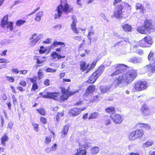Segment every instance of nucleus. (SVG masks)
<instances>
[{"label":"nucleus","mask_w":155,"mask_h":155,"mask_svg":"<svg viewBox=\"0 0 155 155\" xmlns=\"http://www.w3.org/2000/svg\"><path fill=\"white\" fill-rule=\"evenodd\" d=\"M126 66L124 64H118L116 71L110 76L114 78L113 84L116 87L127 85L131 83L137 77V73L134 70H126Z\"/></svg>","instance_id":"nucleus-1"},{"label":"nucleus","mask_w":155,"mask_h":155,"mask_svg":"<svg viewBox=\"0 0 155 155\" xmlns=\"http://www.w3.org/2000/svg\"><path fill=\"white\" fill-rule=\"evenodd\" d=\"M137 31L143 34H147L154 31L155 28L150 20H146L142 26H139L137 29Z\"/></svg>","instance_id":"nucleus-2"},{"label":"nucleus","mask_w":155,"mask_h":155,"mask_svg":"<svg viewBox=\"0 0 155 155\" xmlns=\"http://www.w3.org/2000/svg\"><path fill=\"white\" fill-rule=\"evenodd\" d=\"M73 10L72 8L68 4H65L64 5L61 4L57 7L55 10L56 12L54 15V19H56L58 18H60L63 12L66 13H70Z\"/></svg>","instance_id":"nucleus-3"},{"label":"nucleus","mask_w":155,"mask_h":155,"mask_svg":"<svg viewBox=\"0 0 155 155\" xmlns=\"http://www.w3.org/2000/svg\"><path fill=\"white\" fill-rule=\"evenodd\" d=\"M91 143L90 140H87L83 142L80 141L79 143L80 147L77 149V152L74 155H85L87 153L85 149L90 146Z\"/></svg>","instance_id":"nucleus-4"},{"label":"nucleus","mask_w":155,"mask_h":155,"mask_svg":"<svg viewBox=\"0 0 155 155\" xmlns=\"http://www.w3.org/2000/svg\"><path fill=\"white\" fill-rule=\"evenodd\" d=\"M153 54L151 52L148 55V58L149 61H152L149 65H147L143 69L146 72H150L153 73H155V58H153Z\"/></svg>","instance_id":"nucleus-5"},{"label":"nucleus","mask_w":155,"mask_h":155,"mask_svg":"<svg viewBox=\"0 0 155 155\" xmlns=\"http://www.w3.org/2000/svg\"><path fill=\"white\" fill-rule=\"evenodd\" d=\"M148 85L146 81H138L134 84V88L132 91L134 92L139 91L147 88Z\"/></svg>","instance_id":"nucleus-6"},{"label":"nucleus","mask_w":155,"mask_h":155,"mask_svg":"<svg viewBox=\"0 0 155 155\" xmlns=\"http://www.w3.org/2000/svg\"><path fill=\"white\" fill-rule=\"evenodd\" d=\"M8 15H6L2 18L1 23V27L3 28H9L11 31L13 30V22L8 21Z\"/></svg>","instance_id":"nucleus-7"},{"label":"nucleus","mask_w":155,"mask_h":155,"mask_svg":"<svg viewBox=\"0 0 155 155\" xmlns=\"http://www.w3.org/2000/svg\"><path fill=\"white\" fill-rule=\"evenodd\" d=\"M144 134L143 131L141 130H137L131 132L129 136V139L134 140L136 139L142 137Z\"/></svg>","instance_id":"nucleus-8"},{"label":"nucleus","mask_w":155,"mask_h":155,"mask_svg":"<svg viewBox=\"0 0 155 155\" xmlns=\"http://www.w3.org/2000/svg\"><path fill=\"white\" fill-rule=\"evenodd\" d=\"M152 38L149 36L145 37L144 39L140 40L139 42V45L141 47H149L152 44Z\"/></svg>","instance_id":"nucleus-9"},{"label":"nucleus","mask_w":155,"mask_h":155,"mask_svg":"<svg viewBox=\"0 0 155 155\" xmlns=\"http://www.w3.org/2000/svg\"><path fill=\"white\" fill-rule=\"evenodd\" d=\"M87 107H86L83 108H72L69 111V114L71 117H75L80 114L81 113V111L84 110Z\"/></svg>","instance_id":"nucleus-10"},{"label":"nucleus","mask_w":155,"mask_h":155,"mask_svg":"<svg viewBox=\"0 0 155 155\" xmlns=\"http://www.w3.org/2000/svg\"><path fill=\"white\" fill-rule=\"evenodd\" d=\"M116 10L114 11V14L115 17L118 18L123 17V6L122 5H118L116 7Z\"/></svg>","instance_id":"nucleus-11"},{"label":"nucleus","mask_w":155,"mask_h":155,"mask_svg":"<svg viewBox=\"0 0 155 155\" xmlns=\"http://www.w3.org/2000/svg\"><path fill=\"white\" fill-rule=\"evenodd\" d=\"M59 96L60 93L58 92L51 93L48 92L46 94L42 95V97L45 98H51L56 100L57 98Z\"/></svg>","instance_id":"nucleus-12"},{"label":"nucleus","mask_w":155,"mask_h":155,"mask_svg":"<svg viewBox=\"0 0 155 155\" xmlns=\"http://www.w3.org/2000/svg\"><path fill=\"white\" fill-rule=\"evenodd\" d=\"M110 117L116 124H120L123 120L121 116L118 114H111Z\"/></svg>","instance_id":"nucleus-13"},{"label":"nucleus","mask_w":155,"mask_h":155,"mask_svg":"<svg viewBox=\"0 0 155 155\" xmlns=\"http://www.w3.org/2000/svg\"><path fill=\"white\" fill-rule=\"evenodd\" d=\"M72 19L73 21L72 23L71 24V27L73 32L76 33H78V31L76 28V23H77V20L75 16L73 15L72 16Z\"/></svg>","instance_id":"nucleus-14"},{"label":"nucleus","mask_w":155,"mask_h":155,"mask_svg":"<svg viewBox=\"0 0 155 155\" xmlns=\"http://www.w3.org/2000/svg\"><path fill=\"white\" fill-rule=\"evenodd\" d=\"M94 72L90 77L89 79L87 81V82L89 83H94L98 77Z\"/></svg>","instance_id":"nucleus-15"},{"label":"nucleus","mask_w":155,"mask_h":155,"mask_svg":"<svg viewBox=\"0 0 155 155\" xmlns=\"http://www.w3.org/2000/svg\"><path fill=\"white\" fill-rule=\"evenodd\" d=\"M69 127L67 125H65L63 127L61 132V137L62 138L65 137L68 132Z\"/></svg>","instance_id":"nucleus-16"},{"label":"nucleus","mask_w":155,"mask_h":155,"mask_svg":"<svg viewBox=\"0 0 155 155\" xmlns=\"http://www.w3.org/2000/svg\"><path fill=\"white\" fill-rule=\"evenodd\" d=\"M141 111L142 114L144 116H147L148 115L150 112L147 106L146 105H144L143 106Z\"/></svg>","instance_id":"nucleus-17"},{"label":"nucleus","mask_w":155,"mask_h":155,"mask_svg":"<svg viewBox=\"0 0 155 155\" xmlns=\"http://www.w3.org/2000/svg\"><path fill=\"white\" fill-rule=\"evenodd\" d=\"M136 10L140 9V12L142 13H145L146 12V10L144 9L143 5L140 3H137L136 5Z\"/></svg>","instance_id":"nucleus-18"},{"label":"nucleus","mask_w":155,"mask_h":155,"mask_svg":"<svg viewBox=\"0 0 155 155\" xmlns=\"http://www.w3.org/2000/svg\"><path fill=\"white\" fill-rule=\"evenodd\" d=\"M89 66V64H88L86 66V62L84 61H81L80 62V70L82 71H84L88 69Z\"/></svg>","instance_id":"nucleus-19"},{"label":"nucleus","mask_w":155,"mask_h":155,"mask_svg":"<svg viewBox=\"0 0 155 155\" xmlns=\"http://www.w3.org/2000/svg\"><path fill=\"white\" fill-rule=\"evenodd\" d=\"M111 87L110 85L101 86L100 88L101 92L102 93H105L109 91Z\"/></svg>","instance_id":"nucleus-20"},{"label":"nucleus","mask_w":155,"mask_h":155,"mask_svg":"<svg viewBox=\"0 0 155 155\" xmlns=\"http://www.w3.org/2000/svg\"><path fill=\"white\" fill-rule=\"evenodd\" d=\"M104 70V67L103 65L100 66L98 69L94 72L96 75L99 77L101 74Z\"/></svg>","instance_id":"nucleus-21"},{"label":"nucleus","mask_w":155,"mask_h":155,"mask_svg":"<svg viewBox=\"0 0 155 155\" xmlns=\"http://www.w3.org/2000/svg\"><path fill=\"white\" fill-rule=\"evenodd\" d=\"M93 26H91L89 29L88 31V34L87 38L90 41V42H91V37L93 36L95 33L94 31L93 30Z\"/></svg>","instance_id":"nucleus-22"},{"label":"nucleus","mask_w":155,"mask_h":155,"mask_svg":"<svg viewBox=\"0 0 155 155\" xmlns=\"http://www.w3.org/2000/svg\"><path fill=\"white\" fill-rule=\"evenodd\" d=\"M51 55L54 59H55L56 58L58 59H60L61 58H63L65 57V56H61L60 54H58L56 51L53 52L51 54Z\"/></svg>","instance_id":"nucleus-23"},{"label":"nucleus","mask_w":155,"mask_h":155,"mask_svg":"<svg viewBox=\"0 0 155 155\" xmlns=\"http://www.w3.org/2000/svg\"><path fill=\"white\" fill-rule=\"evenodd\" d=\"M121 26L125 31L129 32L132 31V28L131 26L128 24L122 25Z\"/></svg>","instance_id":"nucleus-24"},{"label":"nucleus","mask_w":155,"mask_h":155,"mask_svg":"<svg viewBox=\"0 0 155 155\" xmlns=\"http://www.w3.org/2000/svg\"><path fill=\"white\" fill-rule=\"evenodd\" d=\"M95 86L93 84L89 85L86 90V93L87 94L92 93L95 90Z\"/></svg>","instance_id":"nucleus-25"},{"label":"nucleus","mask_w":155,"mask_h":155,"mask_svg":"<svg viewBox=\"0 0 155 155\" xmlns=\"http://www.w3.org/2000/svg\"><path fill=\"white\" fill-rule=\"evenodd\" d=\"M36 34H34L31 36V37L30 38V40H31L30 42V44L31 46H34L35 44L37 42V41L35 38V37L36 36Z\"/></svg>","instance_id":"nucleus-26"},{"label":"nucleus","mask_w":155,"mask_h":155,"mask_svg":"<svg viewBox=\"0 0 155 155\" xmlns=\"http://www.w3.org/2000/svg\"><path fill=\"white\" fill-rule=\"evenodd\" d=\"M153 142L152 140H148L143 144V148H145L149 147L153 145Z\"/></svg>","instance_id":"nucleus-27"},{"label":"nucleus","mask_w":155,"mask_h":155,"mask_svg":"<svg viewBox=\"0 0 155 155\" xmlns=\"http://www.w3.org/2000/svg\"><path fill=\"white\" fill-rule=\"evenodd\" d=\"M142 59L140 58L133 57L131 58L130 61L134 63H139L141 62Z\"/></svg>","instance_id":"nucleus-28"},{"label":"nucleus","mask_w":155,"mask_h":155,"mask_svg":"<svg viewBox=\"0 0 155 155\" xmlns=\"http://www.w3.org/2000/svg\"><path fill=\"white\" fill-rule=\"evenodd\" d=\"M62 91L64 93L62 96H61V98L63 100H67L70 97L68 93H66V90L64 91L62 90Z\"/></svg>","instance_id":"nucleus-29"},{"label":"nucleus","mask_w":155,"mask_h":155,"mask_svg":"<svg viewBox=\"0 0 155 155\" xmlns=\"http://www.w3.org/2000/svg\"><path fill=\"white\" fill-rule=\"evenodd\" d=\"M99 115L98 112H95L91 114L88 117V119L90 120L97 118Z\"/></svg>","instance_id":"nucleus-30"},{"label":"nucleus","mask_w":155,"mask_h":155,"mask_svg":"<svg viewBox=\"0 0 155 155\" xmlns=\"http://www.w3.org/2000/svg\"><path fill=\"white\" fill-rule=\"evenodd\" d=\"M8 139V137L6 135L3 136L1 138L2 144L4 146H5L6 144L5 142L7 141Z\"/></svg>","instance_id":"nucleus-31"},{"label":"nucleus","mask_w":155,"mask_h":155,"mask_svg":"<svg viewBox=\"0 0 155 155\" xmlns=\"http://www.w3.org/2000/svg\"><path fill=\"white\" fill-rule=\"evenodd\" d=\"M106 112L113 114L115 112L114 107H110L107 108L106 110Z\"/></svg>","instance_id":"nucleus-32"},{"label":"nucleus","mask_w":155,"mask_h":155,"mask_svg":"<svg viewBox=\"0 0 155 155\" xmlns=\"http://www.w3.org/2000/svg\"><path fill=\"white\" fill-rule=\"evenodd\" d=\"M43 15L42 12H40L36 15L35 20L37 21H39L41 20V18Z\"/></svg>","instance_id":"nucleus-33"},{"label":"nucleus","mask_w":155,"mask_h":155,"mask_svg":"<svg viewBox=\"0 0 155 155\" xmlns=\"http://www.w3.org/2000/svg\"><path fill=\"white\" fill-rule=\"evenodd\" d=\"M58 45H64L65 46V44L64 43L62 42H58V41H55L51 45L50 48L52 47H57Z\"/></svg>","instance_id":"nucleus-34"},{"label":"nucleus","mask_w":155,"mask_h":155,"mask_svg":"<svg viewBox=\"0 0 155 155\" xmlns=\"http://www.w3.org/2000/svg\"><path fill=\"white\" fill-rule=\"evenodd\" d=\"M99 151V148L97 147H93L91 150V153L92 154H97L98 153Z\"/></svg>","instance_id":"nucleus-35"},{"label":"nucleus","mask_w":155,"mask_h":155,"mask_svg":"<svg viewBox=\"0 0 155 155\" xmlns=\"http://www.w3.org/2000/svg\"><path fill=\"white\" fill-rule=\"evenodd\" d=\"M91 98V101L92 102H97L99 99H101V98L98 96L96 95L92 97Z\"/></svg>","instance_id":"nucleus-36"},{"label":"nucleus","mask_w":155,"mask_h":155,"mask_svg":"<svg viewBox=\"0 0 155 155\" xmlns=\"http://www.w3.org/2000/svg\"><path fill=\"white\" fill-rule=\"evenodd\" d=\"M43 75V73L42 69H40L38 72V77L39 80L41 79Z\"/></svg>","instance_id":"nucleus-37"},{"label":"nucleus","mask_w":155,"mask_h":155,"mask_svg":"<svg viewBox=\"0 0 155 155\" xmlns=\"http://www.w3.org/2000/svg\"><path fill=\"white\" fill-rule=\"evenodd\" d=\"M96 62L95 61H93L90 65L89 69L87 70V71H86V73H87L88 72H89L90 70L93 69L96 65Z\"/></svg>","instance_id":"nucleus-38"},{"label":"nucleus","mask_w":155,"mask_h":155,"mask_svg":"<svg viewBox=\"0 0 155 155\" xmlns=\"http://www.w3.org/2000/svg\"><path fill=\"white\" fill-rule=\"evenodd\" d=\"M47 51V49L43 46H41L39 50V52L41 54H43Z\"/></svg>","instance_id":"nucleus-39"},{"label":"nucleus","mask_w":155,"mask_h":155,"mask_svg":"<svg viewBox=\"0 0 155 155\" xmlns=\"http://www.w3.org/2000/svg\"><path fill=\"white\" fill-rule=\"evenodd\" d=\"M51 141V137L50 136L46 137L45 140V143L46 144H49Z\"/></svg>","instance_id":"nucleus-40"},{"label":"nucleus","mask_w":155,"mask_h":155,"mask_svg":"<svg viewBox=\"0 0 155 155\" xmlns=\"http://www.w3.org/2000/svg\"><path fill=\"white\" fill-rule=\"evenodd\" d=\"M64 114L63 112H61L60 113H58L56 117V119L57 120V121H58V120L59 119L63 117L64 115Z\"/></svg>","instance_id":"nucleus-41"},{"label":"nucleus","mask_w":155,"mask_h":155,"mask_svg":"<svg viewBox=\"0 0 155 155\" xmlns=\"http://www.w3.org/2000/svg\"><path fill=\"white\" fill-rule=\"evenodd\" d=\"M25 22V21L23 20H18L16 22V24L18 26H20Z\"/></svg>","instance_id":"nucleus-42"},{"label":"nucleus","mask_w":155,"mask_h":155,"mask_svg":"<svg viewBox=\"0 0 155 155\" xmlns=\"http://www.w3.org/2000/svg\"><path fill=\"white\" fill-rule=\"evenodd\" d=\"M37 111L42 115H44L45 113V110L43 108L37 109Z\"/></svg>","instance_id":"nucleus-43"},{"label":"nucleus","mask_w":155,"mask_h":155,"mask_svg":"<svg viewBox=\"0 0 155 155\" xmlns=\"http://www.w3.org/2000/svg\"><path fill=\"white\" fill-rule=\"evenodd\" d=\"M37 77H34L32 78H31V79H29L30 80V82H31L33 84H35L37 83L36 82V80H37Z\"/></svg>","instance_id":"nucleus-44"},{"label":"nucleus","mask_w":155,"mask_h":155,"mask_svg":"<svg viewBox=\"0 0 155 155\" xmlns=\"http://www.w3.org/2000/svg\"><path fill=\"white\" fill-rule=\"evenodd\" d=\"M79 90H75L72 91H69L68 93L70 96H71L74 95L76 93H77Z\"/></svg>","instance_id":"nucleus-45"},{"label":"nucleus","mask_w":155,"mask_h":155,"mask_svg":"<svg viewBox=\"0 0 155 155\" xmlns=\"http://www.w3.org/2000/svg\"><path fill=\"white\" fill-rule=\"evenodd\" d=\"M10 63V61L9 60H6V59L4 58H0V63Z\"/></svg>","instance_id":"nucleus-46"},{"label":"nucleus","mask_w":155,"mask_h":155,"mask_svg":"<svg viewBox=\"0 0 155 155\" xmlns=\"http://www.w3.org/2000/svg\"><path fill=\"white\" fill-rule=\"evenodd\" d=\"M32 125L33 127L34 130L36 132L38 131L39 129L38 125L37 124L35 123H33Z\"/></svg>","instance_id":"nucleus-47"},{"label":"nucleus","mask_w":155,"mask_h":155,"mask_svg":"<svg viewBox=\"0 0 155 155\" xmlns=\"http://www.w3.org/2000/svg\"><path fill=\"white\" fill-rule=\"evenodd\" d=\"M56 69H52L51 68H48L46 69V71L47 72H54L56 71Z\"/></svg>","instance_id":"nucleus-48"},{"label":"nucleus","mask_w":155,"mask_h":155,"mask_svg":"<svg viewBox=\"0 0 155 155\" xmlns=\"http://www.w3.org/2000/svg\"><path fill=\"white\" fill-rule=\"evenodd\" d=\"M43 38V35L41 34H40L38 35L36 37L35 36V38L36 40L38 42L42 38Z\"/></svg>","instance_id":"nucleus-49"},{"label":"nucleus","mask_w":155,"mask_h":155,"mask_svg":"<svg viewBox=\"0 0 155 155\" xmlns=\"http://www.w3.org/2000/svg\"><path fill=\"white\" fill-rule=\"evenodd\" d=\"M12 98L13 104L14 105L16 104L17 103V101L15 95L14 94H12Z\"/></svg>","instance_id":"nucleus-50"},{"label":"nucleus","mask_w":155,"mask_h":155,"mask_svg":"<svg viewBox=\"0 0 155 155\" xmlns=\"http://www.w3.org/2000/svg\"><path fill=\"white\" fill-rule=\"evenodd\" d=\"M57 146V144L55 143H54V144L51 148L49 152H50L52 151H55L56 150V147Z\"/></svg>","instance_id":"nucleus-51"},{"label":"nucleus","mask_w":155,"mask_h":155,"mask_svg":"<svg viewBox=\"0 0 155 155\" xmlns=\"http://www.w3.org/2000/svg\"><path fill=\"white\" fill-rule=\"evenodd\" d=\"M38 86L37 85V83L33 84L32 86L31 90H33L34 91H35V89H38Z\"/></svg>","instance_id":"nucleus-52"},{"label":"nucleus","mask_w":155,"mask_h":155,"mask_svg":"<svg viewBox=\"0 0 155 155\" xmlns=\"http://www.w3.org/2000/svg\"><path fill=\"white\" fill-rule=\"evenodd\" d=\"M110 120L109 117L106 118L105 122V124L106 125H109L110 123Z\"/></svg>","instance_id":"nucleus-53"},{"label":"nucleus","mask_w":155,"mask_h":155,"mask_svg":"<svg viewBox=\"0 0 155 155\" xmlns=\"http://www.w3.org/2000/svg\"><path fill=\"white\" fill-rule=\"evenodd\" d=\"M19 84L23 87H25L26 85V83L25 81L21 80L20 81Z\"/></svg>","instance_id":"nucleus-54"},{"label":"nucleus","mask_w":155,"mask_h":155,"mask_svg":"<svg viewBox=\"0 0 155 155\" xmlns=\"http://www.w3.org/2000/svg\"><path fill=\"white\" fill-rule=\"evenodd\" d=\"M136 52L140 55H142L143 53V51L140 49H138L136 51Z\"/></svg>","instance_id":"nucleus-55"},{"label":"nucleus","mask_w":155,"mask_h":155,"mask_svg":"<svg viewBox=\"0 0 155 155\" xmlns=\"http://www.w3.org/2000/svg\"><path fill=\"white\" fill-rule=\"evenodd\" d=\"M52 39L51 38H48L45 41H43V43L44 44H49L51 43L52 42Z\"/></svg>","instance_id":"nucleus-56"},{"label":"nucleus","mask_w":155,"mask_h":155,"mask_svg":"<svg viewBox=\"0 0 155 155\" xmlns=\"http://www.w3.org/2000/svg\"><path fill=\"white\" fill-rule=\"evenodd\" d=\"M7 44L6 39L3 40L1 42V44L2 45H6Z\"/></svg>","instance_id":"nucleus-57"},{"label":"nucleus","mask_w":155,"mask_h":155,"mask_svg":"<svg viewBox=\"0 0 155 155\" xmlns=\"http://www.w3.org/2000/svg\"><path fill=\"white\" fill-rule=\"evenodd\" d=\"M7 42L8 44H11L14 42V40L13 39H6Z\"/></svg>","instance_id":"nucleus-58"},{"label":"nucleus","mask_w":155,"mask_h":155,"mask_svg":"<svg viewBox=\"0 0 155 155\" xmlns=\"http://www.w3.org/2000/svg\"><path fill=\"white\" fill-rule=\"evenodd\" d=\"M41 122L44 124H45L46 123V119L43 117H41L40 119Z\"/></svg>","instance_id":"nucleus-59"},{"label":"nucleus","mask_w":155,"mask_h":155,"mask_svg":"<svg viewBox=\"0 0 155 155\" xmlns=\"http://www.w3.org/2000/svg\"><path fill=\"white\" fill-rule=\"evenodd\" d=\"M143 128H145L147 130H149L150 128V126L149 124H145V126Z\"/></svg>","instance_id":"nucleus-60"},{"label":"nucleus","mask_w":155,"mask_h":155,"mask_svg":"<svg viewBox=\"0 0 155 155\" xmlns=\"http://www.w3.org/2000/svg\"><path fill=\"white\" fill-rule=\"evenodd\" d=\"M137 127H140L141 128H143V127L145 126V124L143 123H140L137 124Z\"/></svg>","instance_id":"nucleus-61"},{"label":"nucleus","mask_w":155,"mask_h":155,"mask_svg":"<svg viewBox=\"0 0 155 155\" xmlns=\"http://www.w3.org/2000/svg\"><path fill=\"white\" fill-rule=\"evenodd\" d=\"M7 78H8V80L10 81L11 82H13L14 81L15 79L14 78L11 77H9L6 76Z\"/></svg>","instance_id":"nucleus-62"},{"label":"nucleus","mask_w":155,"mask_h":155,"mask_svg":"<svg viewBox=\"0 0 155 155\" xmlns=\"http://www.w3.org/2000/svg\"><path fill=\"white\" fill-rule=\"evenodd\" d=\"M74 40L80 41L81 40V37L80 36H74L72 38Z\"/></svg>","instance_id":"nucleus-63"},{"label":"nucleus","mask_w":155,"mask_h":155,"mask_svg":"<svg viewBox=\"0 0 155 155\" xmlns=\"http://www.w3.org/2000/svg\"><path fill=\"white\" fill-rule=\"evenodd\" d=\"M83 104V101L80 100L77 101L76 103V105H78Z\"/></svg>","instance_id":"nucleus-64"}]
</instances>
